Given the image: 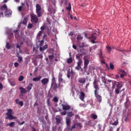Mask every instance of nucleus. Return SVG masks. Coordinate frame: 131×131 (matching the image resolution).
<instances>
[{
    "label": "nucleus",
    "mask_w": 131,
    "mask_h": 131,
    "mask_svg": "<svg viewBox=\"0 0 131 131\" xmlns=\"http://www.w3.org/2000/svg\"><path fill=\"white\" fill-rule=\"evenodd\" d=\"M18 104H19V105L22 107L23 106V105H24V103H23V101H20L18 102Z\"/></svg>",
    "instance_id": "nucleus-41"
},
{
    "label": "nucleus",
    "mask_w": 131,
    "mask_h": 131,
    "mask_svg": "<svg viewBox=\"0 0 131 131\" xmlns=\"http://www.w3.org/2000/svg\"><path fill=\"white\" fill-rule=\"evenodd\" d=\"M46 36H47V35H44L43 37H42V39L41 41H38L36 43L37 46L40 47L39 50L40 52H43V51H46V50H47V48H48V45H46L42 47V46H43V43H45L43 39H45V37H46Z\"/></svg>",
    "instance_id": "nucleus-3"
},
{
    "label": "nucleus",
    "mask_w": 131,
    "mask_h": 131,
    "mask_svg": "<svg viewBox=\"0 0 131 131\" xmlns=\"http://www.w3.org/2000/svg\"><path fill=\"white\" fill-rule=\"evenodd\" d=\"M36 12L37 15V17H41L42 16V12H41V7L39 6V4L36 5Z\"/></svg>",
    "instance_id": "nucleus-5"
},
{
    "label": "nucleus",
    "mask_w": 131,
    "mask_h": 131,
    "mask_svg": "<svg viewBox=\"0 0 131 131\" xmlns=\"http://www.w3.org/2000/svg\"><path fill=\"white\" fill-rule=\"evenodd\" d=\"M0 10L1 11H4V13H6L7 11H8V7H7V5L4 4V5L1 7Z\"/></svg>",
    "instance_id": "nucleus-16"
},
{
    "label": "nucleus",
    "mask_w": 131,
    "mask_h": 131,
    "mask_svg": "<svg viewBox=\"0 0 131 131\" xmlns=\"http://www.w3.org/2000/svg\"><path fill=\"white\" fill-rule=\"evenodd\" d=\"M6 48L8 50H10V49H11V45H10V43L9 42H7L6 43Z\"/></svg>",
    "instance_id": "nucleus-30"
},
{
    "label": "nucleus",
    "mask_w": 131,
    "mask_h": 131,
    "mask_svg": "<svg viewBox=\"0 0 131 131\" xmlns=\"http://www.w3.org/2000/svg\"><path fill=\"white\" fill-rule=\"evenodd\" d=\"M62 109L64 111H67V110H70L71 109V106L69 105V104L66 103V104H62Z\"/></svg>",
    "instance_id": "nucleus-9"
},
{
    "label": "nucleus",
    "mask_w": 131,
    "mask_h": 131,
    "mask_svg": "<svg viewBox=\"0 0 131 131\" xmlns=\"http://www.w3.org/2000/svg\"><path fill=\"white\" fill-rule=\"evenodd\" d=\"M120 72H121L122 73L125 74V71L123 70L120 69Z\"/></svg>",
    "instance_id": "nucleus-50"
},
{
    "label": "nucleus",
    "mask_w": 131,
    "mask_h": 131,
    "mask_svg": "<svg viewBox=\"0 0 131 131\" xmlns=\"http://www.w3.org/2000/svg\"><path fill=\"white\" fill-rule=\"evenodd\" d=\"M41 79V76H39L37 77L33 78V81H39Z\"/></svg>",
    "instance_id": "nucleus-22"
},
{
    "label": "nucleus",
    "mask_w": 131,
    "mask_h": 131,
    "mask_svg": "<svg viewBox=\"0 0 131 131\" xmlns=\"http://www.w3.org/2000/svg\"><path fill=\"white\" fill-rule=\"evenodd\" d=\"M24 123H25V121H24L21 123L19 122L18 124H19V125H23V124H24Z\"/></svg>",
    "instance_id": "nucleus-52"
},
{
    "label": "nucleus",
    "mask_w": 131,
    "mask_h": 131,
    "mask_svg": "<svg viewBox=\"0 0 131 131\" xmlns=\"http://www.w3.org/2000/svg\"><path fill=\"white\" fill-rule=\"evenodd\" d=\"M66 122L67 126H68V129L69 131V128H71V127H70V125H71V119H70V118H67Z\"/></svg>",
    "instance_id": "nucleus-11"
},
{
    "label": "nucleus",
    "mask_w": 131,
    "mask_h": 131,
    "mask_svg": "<svg viewBox=\"0 0 131 131\" xmlns=\"http://www.w3.org/2000/svg\"><path fill=\"white\" fill-rule=\"evenodd\" d=\"M59 88H60V83H59L57 85L56 82L51 83V89H53V90H57V89H59Z\"/></svg>",
    "instance_id": "nucleus-12"
},
{
    "label": "nucleus",
    "mask_w": 131,
    "mask_h": 131,
    "mask_svg": "<svg viewBox=\"0 0 131 131\" xmlns=\"http://www.w3.org/2000/svg\"><path fill=\"white\" fill-rule=\"evenodd\" d=\"M52 82H56V78L54 76H53V78L52 79Z\"/></svg>",
    "instance_id": "nucleus-47"
},
{
    "label": "nucleus",
    "mask_w": 131,
    "mask_h": 131,
    "mask_svg": "<svg viewBox=\"0 0 131 131\" xmlns=\"http://www.w3.org/2000/svg\"><path fill=\"white\" fill-rule=\"evenodd\" d=\"M106 68H108V69H111V70H113L114 69V64H112V63H110V68L108 64H106Z\"/></svg>",
    "instance_id": "nucleus-20"
},
{
    "label": "nucleus",
    "mask_w": 131,
    "mask_h": 131,
    "mask_svg": "<svg viewBox=\"0 0 131 131\" xmlns=\"http://www.w3.org/2000/svg\"><path fill=\"white\" fill-rule=\"evenodd\" d=\"M4 16V12H2L0 13V17Z\"/></svg>",
    "instance_id": "nucleus-61"
},
{
    "label": "nucleus",
    "mask_w": 131,
    "mask_h": 131,
    "mask_svg": "<svg viewBox=\"0 0 131 131\" xmlns=\"http://www.w3.org/2000/svg\"><path fill=\"white\" fill-rule=\"evenodd\" d=\"M3 84H2L1 82H0V90H2L3 88Z\"/></svg>",
    "instance_id": "nucleus-56"
},
{
    "label": "nucleus",
    "mask_w": 131,
    "mask_h": 131,
    "mask_svg": "<svg viewBox=\"0 0 131 131\" xmlns=\"http://www.w3.org/2000/svg\"><path fill=\"white\" fill-rule=\"evenodd\" d=\"M24 79V77L23 76H20L18 78V81H22Z\"/></svg>",
    "instance_id": "nucleus-36"
},
{
    "label": "nucleus",
    "mask_w": 131,
    "mask_h": 131,
    "mask_svg": "<svg viewBox=\"0 0 131 131\" xmlns=\"http://www.w3.org/2000/svg\"><path fill=\"white\" fill-rule=\"evenodd\" d=\"M40 29L41 30H43L45 29V27L44 26L41 27Z\"/></svg>",
    "instance_id": "nucleus-64"
},
{
    "label": "nucleus",
    "mask_w": 131,
    "mask_h": 131,
    "mask_svg": "<svg viewBox=\"0 0 131 131\" xmlns=\"http://www.w3.org/2000/svg\"><path fill=\"white\" fill-rule=\"evenodd\" d=\"M99 57L101 59H103V58H104V57H103V53L101 51H100V54L99 55Z\"/></svg>",
    "instance_id": "nucleus-42"
},
{
    "label": "nucleus",
    "mask_w": 131,
    "mask_h": 131,
    "mask_svg": "<svg viewBox=\"0 0 131 131\" xmlns=\"http://www.w3.org/2000/svg\"><path fill=\"white\" fill-rule=\"evenodd\" d=\"M80 99L81 100V101H83L84 100V98L85 97V94H84V92L81 91L80 93Z\"/></svg>",
    "instance_id": "nucleus-17"
},
{
    "label": "nucleus",
    "mask_w": 131,
    "mask_h": 131,
    "mask_svg": "<svg viewBox=\"0 0 131 131\" xmlns=\"http://www.w3.org/2000/svg\"><path fill=\"white\" fill-rule=\"evenodd\" d=\"M67 63L68 64H71V63H72V58L70 57V58H69L67 60Z\"/></svg>",
    "instance_id": "nucleus-33"
},
{
    "label": "nucleus",
    "mask_w": 131,
    "mask_h": 131,
    "mask_svg": "<svg viewBox=\"0 0 131 131\" xmlns=\"http://www.w3.org/2000/svg\"><path fill=\"white\" fill-rule=\"evenodd\" d=\"M31 21L32 23H35L36 24L38 22V17L35 14H32L31 15Z\"/></svg>",
    "instance_id": "nucleus-8"
},
{
    "label": "nucleus",
    "mask_w": 131,
    "mask_h": 131,
    "mask_svg": "<svg viewBox=\"0 0 131 131\" xmlns=\"http://www.w3.org/2000/svg\"><path fill=\"white\" fill-rule=\"evenodd\" d=\"M27 27L29 29H31L33 27V25L32 24H29Z\"/></svg>",
    "instance_id": "nucleus-35"
},
{
    "label": "nucleus",
    "mask_w": 131,
    "mask_h": 131,
    "mask_svg": "<svg viewBox=\"0 0 131 131\" xmlns=\"http://www.w3.org/2000/svg\"><path fill=\"white\" fill-rule=\"evenodd\" d=\"M47 103L48 106H51V104H50V99H47Z\"/></svg>",
    "instance_id": "nucleus-45"
},
{
    "label": "nucleus",
    "mask_w": 131,
    "mask_h": 131,
    "mask_svg": "<svg viewBox=\"0 0 131 131\" xmlns=\"http://www.w3.org/2000/svg\"><path fill=\"white\" fill-rule=\"evenodd\" d=\"M19 101H20V100L16 99L15 100V102H16V104H18Z\"/></svg>",
    "instance_id": "nucleus-59"
},
{
    "label": "nucleus",
    "mask_w": 131,
    "mask_h": 131,
    "mask_svg": "<svg viewBox=\"0 0 131 131\" xmlns=\"http://www.w3.org/2000/svg\"><path fill=\"white\" fill-rule=\"evenodd\" d=\"M115 86L117 88H119V89H121V88H122V85L121 84H120V83H119L118 82H115L113 83V88H115Z\"/></svg>",
    "instance_id": "nucleus-14"
},
{
    "label": "nucleus",
    "mask_w": 131,
    "mask_h": 131,
    "mask_svg": "<svg viewBox=\"0 0 131 131\" xmlns=\"http://www.w3.org/2000/svg\"><path fill=\"white\" fill-rule=\"evenodd\" d=\"M7 125V126L9 125V126H11V127H13V126H14V125H15V122H12L10 123L9 124H8Z\"/></svg>",
    "instance_id": "nucleus-31"
},
{
    "label": "nucleus",
    "mask_w": 131,
    "mask_h": 131,
    "mask_svg": "<svg viewBox=\"0 0 131 131\" xmlns=\"http://www.w3.org/2000/svg\"><path fill=\"white\" fill-rule=\"evenodd\" d=\"M19 90L21 94H27V90H26L25 88L23 87H20L19 88Z\"/></svg>",
    "instance_id": "nucleus-18"
},
{
    "label": "nucleus",
    "mask_w": 131,
    "mask_h": 131,
    "mask_svg": "<svg viewBox=\"0 0 131 131\" xmlns=\"http://www.w3.org/2000/svg\"><path fill=\"white\" fill-rule=\"evenodd\" d=\"M91 118H92V119H97L98 118V116L95 114H91L90 115Z\"/></svg>",
    "instance_id": "nucleus-23"
},
{
    "label": "nucleus",
    "mask_w": 131,
    "mask_h": 131,
    "mask_svg": "<svg viewBox=\"0 0 131 131\" xmlns=\"http://www.w3.org/2000/svg\"><path fill=\"white\" fill-rule=\"evenodd\" d=\"M23 60V58H22V57H18L17 61L19 63H21V62H22Z\"/></svg>",
    "instance_id": "nucleus-37"
},
{
    "label": "nucleus",
    "mask_w": 131,
    "mask_h": 131,
    "mask_svg": "<svg viewBox=\"0 0 131 131\" xmlns=\"http://www.w3.org/2000/svg\"><path fill=\"white\" fill-rule=\"evenodd\" d=\"M78 82L79 83H81V84H83V83H85L86 81V78H80L78 80Z\"/></svg>",
    "instance_id": "nucleus-15"
},
{
    "label": "nucleus",
    "mask_w": 131,
    "mask_h": 131,
    "mask_svg": "<svg viewBox=\"0 0 131 131\" xmlns=\"http://www.w3.org/2000/svg\"><path fill=\"white\" fill-rule=\"evenodd\" d=\"M33 52H35V53H36L37 50H36V49H35V47H33Z\"/></svg>",
    "instance_id": "nucleus-60"
},
{
    "label": "nucleus",
    "mask_w": 131,
    "mask_h": 131,
    "mask_svg": "<svg viewBox=\"0 0 131 131\" xmlns=\"http://www.w3.org/2000/svg\"><path fill=\"white\" fill-rule=\"evenodd\" d=\"M58 78L59 79H60V78H62V74H61V73H59V74Z\"/></svg>",
    "instance_id": "nucleus-54"
},
{
    "label": "nucleus",
    "mask_w": 131,
    "mask_h": 131,
    "mask_svg": "<svg viewBox=\"0 0 131 131\" xmlns=\"http://www.w3.org/2000/svg\"><path fill=\"white\" fill-rule=\"evenodd\" d=\"M49 58L50 60H53V59H54V55H49Z\"/></svg>",
    "instance_id": "nucleus-44"
},
{
    "label": "nucleus",
    "mask_w": 131,
    "mask_h": 131,
    "mask_svg": "<svg viewBox=\"0 0 131 131\" xmlns=\"http://www.w3.org/2000/svg\"><path fill=\"white\" fill-rule=\"evenodd\" d=\"M101 63H102V64H105V59H102L101 60Z\"/></svg>",
    "instance_id": "nucleus-62"
},
{
    "label": "nucleus",
    "mask_w": 131,
    "mask_h": 131,
    "mask_svg": "<svg viewBox=\"0 0 131 131\" xmlns=\"http://www.w3.org/2000/svg\"><path fill=\"white\" fill-rule=\"evenodd\" d=\"M14 66L16 68L18 67V66H19V63H18V62H15L14 63Z\"/></svg>",
    "instance_id": "nucleus-51"
},
{
    "label": "nucleus",
    "mask_w": 131,
    "mask_h": 131,
    "mask_svg": "<svg viewBox=\"0 0 131 131\" xmlns=\"http://www.w3.org/2000/svg\"><path fill=\"white\" fill-rule=\"evenodd\" d=\"M55 119L57 124H60L61 123V118L56 117Z\"/></svg>",
    "instance_id": "nucleus-26"
},
{
    "label": "nucleus",
    "mask_w": 131,
    "mask_h": 131,
    "mask_svg": "<svg viewBox=\"0 0 131 131\" xmlns=\"http://www.w3.org/2000/svg\"><path fill=\"white\" fill-rule=\"evenodd\" d=\"M28 21V18L27 17H25L23 21V24H24L25 25L27 24Z\"/></svg>",
    "instance_id": "nucleus-24"
},
{
    "label": "nucleus",
    "mask_w": 131,
    "mask_h": 131,
    "mask_svg": "<svg viewBox=\"0 0 131 131\" xmlns=\"http://www.w3.org/2000/svg\"><path fill=\"white\" fill-rule=\"evenodd\" d=\"M84 49H81L79 50V53H82L81 54H78L76 55V59L78 60V62H77V67H81V64H82V57L84 55H85L86 53L83 52Z\"/></svg>",
    "instance_id": "nucleus-2"
},
{
    "label": "nucleus",
    "mask_w": 131,
    "mask_h": 131,
    "mask_svg": "<svg viewBox=\"0 0 131 131\" xmlns=\"http://www.w3.org/2000/svg\"><path fill=\"white\" fill-rule=\"evenodd\" d=\"M23 8V6H19L18 7V10L19 12H21L22 11V8Z\"/></svg>",
    "instance_id": "nucleus-43"
},
{
    "label": "nucleus",
    "mask_w": 131,
    "mask_h": 131,
    "mask_svg": "<svg viewBox=\"0 0 131 131\" xmlns=\"http://www.w3.org/2000/svg\"><path fill=\"white\" fill-rule=\"evenodd\" d=\"M101 79H102V81L103 82V81H105V80H106V77L102 76V77H101Z\"/></svg>",
    "instance_id": "nucleus-49"
},
{
    "label": "nucleus",
    "mask_w": 131,
    "mask_h": 131,
    "mask_svg": "<svg viewBox=\"0 0 131 131\" xmlns=\"http://www.w3.org/2000/svg\"><path fill=\"white\" fill-rule=\"evenodd\" d=\"M77 127L78 128H82V125L80 123H76V124H74L71 128L69 129V131H72L74 130L75 128Z\"/></svg>",
    "instance_id": "nucleus-6"
},
{
    "label": "nucleus",
    "mask_w": 131,
    "mask_h": 131,
    "mask_svg": "<svg viewBox=\"0 0 131 131\" xmlns=\"http://www.w3.org/2000/svg\"><path fill=\"white\" fill-rule=\"evenodd\" d=\"M67 116H69V117H72V116H74V114H73L72 112H68Z\"/></svg>",
    "instance_id": "nucleus-25"
},
{
    "label": "nucleus",
    "mask_w": 131,
    "mask_h": 131,
    "mask_svg": "<svg viewBox=\"0 0 131 131\" xmlns=\"http://www.w3.org/2000/svg\"><path fill=\"white\" fill-rule=\"evenodd\" d=\"M53 100L55 103H58L59 102V99L57 97H54Z\"/></svg>",
    "instance_id": "nucleus-29"
},
{
    "label": "nucleus",
    "mask_w": 131,
    "mask_h": 131,
    "mask_svg": "<svg viewBox=\"0 0 131 131\" xmlns=\"http://www.w3.org/2000/svg\"><path fill=\"white\" fill-rule=\"evenodd\" d=\"M112 125H117V124H118V120H117L114 123H112Z\"/></svg>",
    "instance_id": "nucleus-39"
},
{
    "label": "nucleus",
    "mask_w": 131,
    "mask_h": 131,
    "mask_svg": "<svg viewBox=\"0 0 131 131\" xmlns=\"http://www.w3.org/2000/svg\"><path fill=\"white\" fill-rule=\"evenodd\" d=\"M98 128H99L100 129V130H101V129L102 128V125H101V124H99L98 125Z\"/></svg>",
    "instance_id": "nucleus-46"
},
{
    "label": "nucleus",
    "mask_w": 131,
    "mask_h": 131,
    "mask_svg": "<svg viewBox=\"0 0 131 131\" xmlns=\"http://www.w3.org/2000/svg\"><path fill=\"white\" fill-rule=\"evenodd\" d=\"M10 84H11V86H15L16 85V81H10Z\"/></svg>",
    "instance_id": "nucleus-28"
},
{
    "label": "nucleus",
    "mask_w": 131,
    "mask_h": 131,
    "mask_svg": "<svg viewBox=\"0 0 131 131\" xmlns=\"http://www.w3.org/2000/svg\"><path fill=\"white\" fill-rule=\"evenodd\" d=\"M124 75H125V74H122L120 75V77L121 78H123V77H124Z\"/></svg>",
    "instance_id": "nucleus-53"
},
{
    "label": "nucleus",
    "mask_w": 131,
    "mask_h": 131,
    "mask_svg": "<svg viewBox=\"0 0 131 131\" xmlns=\"http://www.w3.org/2000/svg\"><path fill=\"white\" fill-rule=\"evenodd\" d=\"M120 89L121 88H118L115 89V93L116 95H118L120 93V91H119Z\"/></svg>",
    "instance_id": "nucleus-27"
},
{
    "label": "nucleus",
    "mask_w": 131,
    "mask_h": 131,
    "mask_svg": "<svg viewBox=\"0 0 131 131\" xmlns=\"http://www.w3.org/2000/svg\"><path fill=\"white\" fill-rule=\"evenodd\" d=\"M91 38L92 39L91 40V42H92V43H96V41H95V40L97 39V33H94L92 34L91 35V36L89 37V39H91Z\"/></svg>",
    "instance_id": "nucleus-10"
},
{
    "label": "nucleus",
    "mask_w": 131,
    "mask_h": 131,
    "mask_svg": "<svg viewBox=\"0 0 131 131\" xmlns=\"http://www.w3.org/2000/svg\"><path fill=\"white\" fill-rule=\"evenodd\" d=\"M49 79L48 78H45L42 79L41 81V82L42 85H47L49 83Z\"/></svg>",
    "instance_id": "nucleus-13"
},
{
    "label": "nucleus",
    "mask_w": 131,
    "mask_h": 131,
    "mask_svg": "<svg viewBox=\"0 0 131 131\" xmlns=\"http://www.w3.org/2000/svg\"><path fill=\"white\" fill-rule=\"evenodd\" d=\"M32 86H33V84L32 83H30L27 86V92H30V91H31V89H32Z\"/></svg>",
    "instance_id": "nucleus-21"
},
{
    "label": "nucleus",
    "mask_w": 131,
    "mask_h": 131,
    "mask_svg": "<svg viewBox=\"0 0 131 131\" xmlns=\"http://www.w3.org/2000/svg\"><path fill=\"white\" fill-rule=\"evenodd\" d=\"M82 38H83V37H82V36H81V35H77V39H82Z\"/></svg>",
    "instance_id": "nucleus-40"
},
{
    "label": "nucleus",
    "mask_w": 131,
    "mask_h": 131,
    "mask_svg": "<svg viewBox=\"0 0 131 131\" xmlns=\"http://www.w3.org/2000/svg\"><path fill=\"white\" fill-rule=\"evenodd\" d=\"M61 115H66V112H63L61 113Z\"/></svg>",
    "instance_id": "nucleus-55"
},
{
    "label": "nucleus",
    "mask_w": 131,
    "mask_h": 131,
    "mask_svg": "<svg viewBox=\"0 0 131 131\" xmlns=\"http://www.w3.org/2000/svg\"><path fill=\"white\" fill-rule=\"evenodd\" d=\"M6 115H7V116L5 118L6 119L13 120V119H16V118H17L15 116H13V110H12V108L7 110Z\"/></svg>",
    "instance_id": "nucleus-4"
},
{
    "label": "nucleus",
    "mask_w": 131,
    "mask_h": 131,
    "mask_svg": "<svg viewBox=\"0 0 131 131\" xmlns=\"http://www.w3.org/2000/svg\"><path fill=\"white\" fill-rule=\"evenodd\" d=\"M106 49L107 50V51L108 52V53H111V47L108 46L106 47Z\"/></svg>",
    "instance_id": "nucleus-38"
},
{
    "label": "nucleus",
    "mask_w": 131,
    "mask_h": 131,
    "mask_svg": "<svg viewBox=\"0 0 131 131\" xmlns=\"http://www.w3.org/2000/svg\"><path fill=\"white\" fill-rule=\"evenodd\" d=\"M83 47H84V43H82L81 45H79L80 48H83Z\"/></svg>",
    "instance_id": "nucleus-58"
},
{
    "label": "nucleus",
    "mask_w": 131,
    "mask_h": 131,
    "mask_svg": "<svg viewBox=\"0 0 131 131\" xmlns=\"http://www.w3.org/2000/svg\"><path fill=\"white\" fill-rule=\"evenodd\" d=\"M83 61H84V69H86L88 68V65L90 64V60H89V58L87 56H85L83 57Z\"/></svg>",
    "instance_id": "nucleus-7"
},
{
    "label": "nucleus",
    "mask_w": 131,
    "mask_h": 131,
    "mask_svg": "<svg viewBox=\"0 0 131 131\" xmlns=\"http://www.w3.org/2000/svg\"><path fill=\"white\" fill-rule=\"evenodd\" d=\"M93 88L95 89V96L98 102H99V103H101V102H102V96L98 94V91L100 90V87L99 86V83H98V81L96 79L93 82Z\"/></svg>",
    "instance_id": "nucleus-1"
},
{
    "label": "nucleus",
    "mask_w": 131,
    "mask_h": 131,
    "mask_svg": "<svg viewBox=\"0 0 131 131\" xmlns=\"http://www.w3.org/2000/svg\"><path fill=\"white\" fill-rule=\"evenodd\" d=\"M73 48L74 49V50H76V49H77V47H76V45H73Z\"/></svg>",
    "instance_id": "nucleus-57"
},
{
    "label": "nucleus",
    "mask_w": 131,
    "mask_h": 131,
    "mask_svg": "<svg viewBox=\"0 0 131 131\" xmlns=\"http://www.w3.org/2000/svg\"><path fill=\"white\" fill-rule=\"evenodd\" d=\"M67 10H68L69 12L71 11V3H69L68 7H67Z\"/></svg>",
    "instance_id": "nucleus-32"
},
{
    "label": "nucleus",
    "mask_w": 131,
    "mask_h": 131,
    "mask_svg": "<svg viewBox=\"0 0 131 131\" xmlns=\"http://www.w3.org/2000/svg\"><path fill=\"white\" fill-rule=\"evenodd\" d=\"M42 34V31H40L36 37L37 39H38L39 40L38 41H40V37H41Z\"/></svg>",
    "instance_id": "nucleus-19"
},
{
    "label": "nucleus",
    "mask_w": 131,
    "mask_h": 131,
    "mask_svg": "<svg viewBox=\"0 0 131 131\" xmlns=\"http://www.w3.org/2000/svg\"><path fill=\"white\" fill-rule=\"evenodd\" d=\"M75 118L76 119H80V117H79V115H75Z\"/></svg>",
    "instance_id": "nucleus-48"
},
{
    "label": "nucleus",
    "mask_w": 131,
    "mask_h": 131,
    "mask_svg": "<svg viewBox=\"0 0 131 131\" xmlns=\"http://www.w3.org/2000/svg\"><path fill=\"white\" fill-rule=\"evenodd\" d=\"M128 117H125V121H128Z\"/></svg>",
    "instance_id": "nucleus-63"
},
{
    "label": "nucleus",
    "mask_w": 131,
    "mask_h": 131,
    "mask_svg": "<svg viewBox=\"0 0 131 131\" xmlns=\"http://www.w3.org/2000/svg\"><path fill=\"white\" fill-rule=\"evenodd\" d=\"M16 48L19 49V53H22V51H21V47L19 45V44H16Z\"/></svg>",
    "instance_id": "nucleus-34"
}]
</instances>
